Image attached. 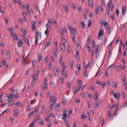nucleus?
I'll return each instance as SVG.
<instances>
[{"label": "nucleus", "mask_w": 127, "mask_h": 127, "mask_svg": "<svg viewBox=\"0 0 127 127\" xmlns=\"http://www.w3.org/2000/svg\"><path fill=\"white\" fill-rule=\"evenodd\" d=\"M113 114H111L110 115H108L109 117L110 118V120H112L113 119Z\"/></svg>", "instance_id": "obj_59"}, {"label": "nucleus", "mask_w": 127, "mask_h": 127, "mask_svg": "<svg viewBox=\"0 0 127 127\" xmlns=\"http://www.w3.org/2000/svg\"><path fill=\"white\" fill-rule=\"evenodd\" d=\"M50 102L51 103L49 107V110L52 111L53 109V106L57 102V98L54 96H51L50 100Z\"/></svg>", "instance_id": "obj_1"}, {"label": "nucleus", "mask_w": 127, "mask_h": 127, "mask_svg": "<svg viewBox=\"0 0 127 127\" xmlns=\"http://www.w3.org/2000/svg\"><path fill=\"white\" fill-rule=\"evenodd\" d=\"M122 66L121 65H119L117 66L116 68V70L118 71H119L120 70Z\"/></svg>", "instance_id": "obj_48"}, {"label": "nucleus", "mask_w": 127, "mask_h": 127, "mask_svg": "<svg viewBox=\"0 0 127 127\" xmlns=\"http://www.w3.org/2000/svg\"><path fill=\"white\" fill-rule=\"evenodd\" d=\"M76 67L78 71H80L81 70V66L80 64H77L76 65Z\"/></svg>", "instance_id": "obj_28"}, {"label": "nucleus", "mask_w": 127, "mask_h": 127, "mask_svg": "<svg viewBox=\"0 0 127 127\" xmlns=\"http://www.w3.org/2000/svg\"><path fill=\"white\" fill-rule=\"evenodd\" d=\"M126 27V25L125 24H123L122 25L120 28V29L122 31Z\"/></svg>", "instance_id": "obj_46"}, {"label": "nucleus", "mask_w": 127, "mask_h": 127, "mask_svg": "<svg viewBox=\"0 0 127 127\" xmlns=\"http://www.w3.org/2000/svg\"><path fill=\"white\" fill-rule=\"evenodd\" d=\"M35 36L37 38H40V39L41 38V32L38 31L37 30L35 34Z\"/></svg>", "instance_id": "obj_7"}, {"label": "nucleus", "mask_w": 127, "mask_h": 127, "mask_svg": "<svg viewBox=\"0 0 127 127\" xmlns=\"http://www.w3.org/2000/svg\"><path fill=\"white\" fill-rule=\"evenodd\" d=\"M51 45V43L49 42H46L45 45H44L45 46V49L47 47H48L50 46Z\"/></svg>", "instance_id": "obj_25"}, {"label": "nucleus", "mask_w": 127, "mask_h": 127, "mask_svg": "<svg viewBox=\"0 0 127 127\" xmlns=\"http://www.w3.org/2000/svg\"><path fill=\"white\" fill-rule=\"evenodd\" d=\"M53 23L54 24H55V27H56L57 25V22L54 19H53Z\"/></svg>", "instance_id": "obj_57"}, {"label": "nucleus", "mask_w": 127, "mask_h": 127, "mask_svg": "<svg viewBox=\"0 0 127 127\" xmlns=\"http://www.w3.org/2000/svg\"><path fill=\"white\" fill-rule=\"evenodd\" d=\"M76 36V35H73V38H72V40L73 41V42L74 43L75 42V41Z\"/></svg>", "instance_id": "obj_64"}, {"label": "nucleus", "mask_w": 127, "mask_h": 127, "mask_svg": "<svg viewBox=\"0 0 127 127\" xmlns=\"http://www.w3.org/2000/svg\"><path fill=\"white\" fill-rule=\"evenodd\" d=\"M10 36L12 37H14L15 36H17V35L14 33L13 32L11 33L10 34Z\"/></svg>", "instance_id": "obj_41"}, {"label": "nucleus", "mask_w": 127, "mask_h": 127, "mask_svg": "<svg viewBox=\"0 0 127 127\" xmlns=\"http://www.w3.org/2000/svg\"><path fill=\"white\" fill-rule=\"evenodd\" d=\"M68 25H70L69 24H68ZM68 28L73 34V35H76V31L75 29H73L72 27H70V26L68 27Z\"/></svg>", "instance_id": "obj_5"}, {"label": "nucleus", "mask_w": 127, "mask_h": 127, "mask_svg": "<svg viewBox=\"0 0 127 127\" xmlns=\"http://www.w3.org/2000/svg\"><path fill=\"white\" fill-rule=\"evenodd\" d=\"M100 9V7H98L97 8H95V13L96 15L98 13V10Z\"/></svg>", "instance_id": "obj_44"}, {"label": "nucleus", "mask_w": 127, "mask_h": 127, "mask_svg": "<svg viewBox=\"0 0 127 127\" xmlns=\"http://www.w3.org/2000/svg\"><path fill=\"white\" fill-rule=\"evenodd\" d=\"M93 1L92 0H88V4L92 8L93 7Z\"/></svg>", "instance_id": "obj_15"}, {"label": "nucleus", "mask_w": 127, "mask_h": 127, "mask_svg": "<svg viewBox=\"0 0 127 127\" xmlns=\"http://www.w3.org/2000/svg\"><path fill=\"white\" fill-rule=\"evenodd\" d=\"M39 38H37L35 39V45H37V43L38 42V39Z\"/></svg>", "instance_id": "obj_60"}, {"label": "nucleus", "mask_w": 127, "mask_h": 127, "mask_svg": "<svg viewBox=\"0 0 127 127\" xmlns=\"http://www.w3.org/2000/svg\"><path fill=\"white\" fill-rule=\"evenodd\" d=\"M32 76V78L33 80L36 81L37 80V77L36 78V77H35L34 75H33Z\"/></svg>", "instance_id": "obj_61"}, {"label": "nucleus", "mask_w": 127, "mask_h": 127, "mask_svg": "<svg viewBox=\"0 0 127 127\" xmlns=\"http://www.w3.org/2000/svg\"><path fill=\"white\" fill-rule=\"evenodd\" d=\"M82 81L81 80H79L78 81V85L79 87L80 88V89L82 87Z\"/></svg>", "instance_id": "obj_19"}, {"label": "nucleus", "mask_w": 127, "mask_h": 127, "mask_svg": "<svg viewBox=\"0 0 127 127\" xmlns=\"http://www.w3.org/2000/svg\"><path fill=\"white\" fill-rule=\"evenodd\" d=\"M82 27L83 29L85 28V25L84 22H82L81 23Z\"/></svg>", "instance_id": "obj_43"}, {"label": "nucleus", "mask_w": 127, "mask_h": 127, "mask_svg": "<svg viewBox=\"0 0 127 127\" xmlns=\"http://www.w3.org/2000/svg\"><path fill=\"white\" fill-rule=\"evenodd\" d=\"M67 52L68 53H70L71 51V47L69 45L67 46Z\"/></svg>", "instance_id": "obj_23"}, {"label": "nucleus", "mask_w": 127, "mask_h": 127, "mask_svg": "<svg viewBox=\"0 0 127 127\" xmlns=\"http://www.w3.org/2000/svg\"><path fill=\"white\" fill-rule=\"evenodd\" d=\"M14 95L12 94L10 95L9 96L8 98V101L9 102H10L13 98Z\"/></svg>", "instance_id": "obj_17"}, {"label": "nucleus", "mask_w": 127, "mask_h": 127, "mask_svg": "<svg viewBox=\"0 0 127 127\" xmlns=\"http://www.w3.org/2000/svg\"><path fill=\"white\" fill-rule=\"evenodd\" d=\"M32 23V29L33 30L35 31L36 27V22L35 21H33Z\"/></svg>", "instance_id": "obj_8"}, {"label": "nucleus", "mask_w": 127, "mask_h": 127, "mask_svg": "<svg viewBox=\"0 0 127 127\" xmlns=\"http://www.w3.org/2000/svg\"><path fill=\"white\" fill-rule=\"evenodd\" d=\"M117 84L115 81H113L112 82V85L113 87H114L115 88H117Z\"/></svg>", "instance_id": "obj_22"}, {"label": "nucleus", "mask_w": 127, "mask_h": 127, "mask_svg": "<svg viewBox=\"0 0 127 127\" xmlns=\"http://www.w3.org/2000/svg\"><path fill=\"white\" fill-rule=\"evenodd\" d=\"M54 49H55V50L54 51V52L53 54V55L55 57H57V54L58 52L57 48V47H54Z\"/></svg>", "instance_id": "obj_12"}, {"label": "nucleus", "mask_w": 127, "mask_h": 127, "mask_svg": "<svg viewBox=\"0 0 127 127\" xmlns=\"http://www.w3.org/2000/svg\"><path fill=\"white\" fill-rule=\"evenodd\" d=\"M14 105H17L16 106L18 107V106H21V103L20 102H19L14 103Z\"/></svg>", "instance_id": "obj_40"}, {"label": "nucleus", "mask_w": 127, "mask_h": 127, "mask_svg": "<svg viewBox=\"0 0 127 127\" xmlns=\"http://www.w3.org/2000/svg\"><path fill=\"white\" fill-rule=\"evenodd\" d=\"M6 53L8 57L9 58H10L11 57V55L10 52L9 51H7Z\"/></svg>", "instance_id": "obj_53"}, {"label": "nucleus", "mask_w": 127, "mask_h": 127, "mask_svg": "<svg viewBox=\"0 0 127 127\" xmlns=\"http://www.w3.org/2000/svg\"><path fill=\"white\" fill-rule=\"evenodd\" d=\"M37 58L39 62L40 61L42 58V56L40 54H38L37 55Z\"/></svg>", "instance_id": "obj_27"}, {"label": "nucleus", "mask_w": 127, "mask_h": 127, "mask_svg": "<svg viewBox=\"0 0 127 127\" xmlns=\"http://www.w3.org/2000/svg\"><path fill=\"white\" fill-rule=\"evenodd\" d=\"M50 59L51 60V61L53 62H55V60L54 58L52 56L50 57Z\"/></svg>", "instance_id": "obj_58"}, {"label": "nucleus", "mask_w": 127, "mask_h": 127, "mask_svg": "<svg viewBox=\"0 0 127 127\" xmlns=\"http://www.w3.org/2000/svg\"><path fill=\"white\" fill-rule=\"evenodd\" d=\"M45 34L46 35H48L49 33L48 29H46L44 32Z\"/></svg>", "instance_id": "obj_47"}, {"label": "nucleus", "mask_w": 127, "mask_h": 127, "mask_svg": "<svg viewBox=\"0 0 127 127\" xmlns=\"http://www.w3.org/2000/svg\"><path fill=\"white\" fill-rule=\"evenodd\" d=\"M46 95L47 98H49L51 97V95L50 93L49 92H48L47 93Z\"/></svg>", "instance_id": "obj_56"}, {"label": "nucleus", "mask_w": 127, "mask_h": 127, "mask_svg": "<svg viewBox=\"0 0 127 127\" xmlns=\"http://www.w3.org/2000/svg\"><path fill=\"white\" fill-rule=\"evenodd\" d=\"M40 118V115H39L38 116L37 118L35 119L34 121L35 122V121H37L39 120Z\"/></svg>", "instance_id": "obj_50"}, {"label": "nucleus", "mask_w": 127, "mask_h": 127, "mask_svg": "<svg viewBox=\"0 0 127 127\" xmlns=\"http://www.w3.org/2000/svg\"><path fill=\"white\" fill-rule=\"evenodd\" d=\"M92 45L93 47H96L97 46H98L96 45L95 42L94 40L92 41Z\"/></svg>", "instance_id": "obj_36"}, {"label": "nucleus", "mask_w": 127, "mask_h": 127, "mask_svg": "<svg viewBox=\"0 0 127 127\" xmlns=\"http://www.w3.org/2000/svg\"><path fill=\"white\" fill-rule=\"evenodd\" d=\"M45 107L43 106H42L41 109V113H42L44 112L45 111Z\"/></svg>", "instance_id": "obj_31"}, {"label": "nucleus", "mask_w": 127, "mask_h": 127, "mask_svg": "<svg viewBox=\"0 0 127 127\" xmlns=\"http://www.w3.org/2000/svg\"><path fill=\"white\" fill-rule=\"evenodd\" d=\"M34 72V73L36 77H37L38 75L39 74V71L37 70H35Z\"/></svg>", "instance_id": "obj_42"}, {"label": "nucleus", "mask_w": 127, "mask_h": 127, "mask_svg": "<svg viewBox=\"0 0 127 127\" xmlns=\"http://www.w3.org/2000/svg\"><path fill=\"white\" fill-rule=\"evenodd\" d=\"M37 61L36 60H33L32 62V63L33 65V66H34L36 64H37Z\"/></svg>", "instance_id": "obj_54"}, {"label": "nucleus", "mask_w": 127, "mask_h": 127, "mask_svg": "<svg viewBox=\"0 0 127 127\" xmlns=\"http://www.w3.org/2000/svg\"><path fill=\"white\" fill-rule=\"evenodd\" d=\"M81 89L79 88L78 86H76L75 88H74L73 89V93L74 94H76L77 92L80 90Z\"/></svg>", "instance_id": "obj_9"}, {"label": "nucleus", "mask_w": 127, "mask_h": 127, "mask_svg": "<svg viewBox=\"0 0 127 127\" xmlns=\"http://www.w3.org/2000/svg\"><path fill=\"white\" fill-rule=\"evenodd\" d=\"M95 52L96 54H97L99 53V51L98 49V46H97L96 47V49H95ZM97 56V55H96V57Z\"/></svg>", "instance_id": "obj_32"}, {"label": "nucleus", "mask_w": 127, "mask_h": 127, "mask_svg": "<svg viewBox=\"0 0 127 127\" xmlns=\"http://www.w3.org/2000/svg\"><path fill=\"white\" fill-rule=\"evenodd\" d=\"M20 112L19 110L17 109L15 110L14 112L13 113V115L15 116V117H17V114L19 113Z\"/></svg>", "instance_id": "obj_13"}, {"label": "nucleus", "mask_w": 127, "mask_h": 127, "mask_svg": "<svg viewBox=\"0 0 127 127\" xmlns=\"http://www.w3.org/2000/svg\"><path fill=\"white\" fill-rule=\"evenodd\" d=\"M81 116L82 118L84 120L87 117V116L86 115H84L83 114H81Z\"/></svg>", "instance_id": "obj_34"}, {"label": "nucleus", "mask_w": 127, "mask_h": 127, "mask_svg": "<svg viewBox=\"0 0 127 127\" xmlns=\"http://www.w3.org/2000/svg\"><path fill=\"white\" fill-rule=\"evenodd\" d=\"M63 8L64 10L65 11V12H66L68 9L67 6L66 5H64L63 6Z\"/></svg>", "instance_id": "obj_24"}, {"label": "nucleus", "mask_w": 127, "mask_h": 127, "mask_svg": "<svg viewBox=\"0 0 127 127\" xmlns=\"http://www.w3.org/2000/svg\"><path fill=\"white\" fill-rule=\"evenodd\" d=\"M66 41H65L64 43H63V45L61 46V49L62 52H64L65 50V43Z\"/></svg>", "instance_id": "obj_18"}, {"label": "nucleus", "mask_w": 127, "mask_h": 127, "mask_svg": "<svg viewBox=\"0 0 127 127\" xmlns=\"http://www.w3.org/2000/svg\"><path fill=\"white\" fill-rule=\"evenodd\" d=\"M11 91H12V94L13 95H14L18 94V92L17 90H14L12 88H11Z\"/></svg>", "instance_id": "obj_14"}, {"label": "nucleus", "mask_w": 127, "mask_h": 127, "mask_svg": "<svg viewBox=\"0 0 127 127\" xmlns=\"http://www.w3.org/2000/svg\"><path fill=\"white\" fill-rule=\"evenodd\" d=\"M34 8L35 10L36 11H38L39 12V14L40 13V10L37 7V5H36L35 6H34Z\"/></svg>", "instance_id": "obj_29"}, {"label": "nucleus", "mask_w": 127, "mask_h": 127, "mask_svg": "<svg viewBox=\"0 0 127 127\" xmlns=\"http://www.w3.org/2000/svg\"><path fill=\"white\" fill-rule=\"evenodd\" d=\"M48 87V86L46 85H44V86H42V88L43 90H44L47 88Z\"/></svg>", "instance_id": "obj_51"}, {"label": "nucleus", "mask_w": 127, "mask_h": 127, "mask_svg": "<svg viewBox=\"0 0 127 127\" xmlns=\"http://www.w3.org/2000/svg\"><path fill=\"white\" fill-rule=\"evenodd\" d=\"M46 121L48 122H50V120L49 118V117H47L45 118Z\"/></svg>", "instance_id": "obj_63"}, {"label": "nucleus", "mask_w": 127, "mask_h": 127, "mask_svg": "<svg viewBox=\"0 0 127 127\" xmlns=\"http://www.w3.org/2000/svg\"><path fill=\"white\" fill-rule=\"evenodd\" d=\"M48 21L47 22V23L48 24H49V23L51 24H52V21L51 19H48Z\"/></svg>", "instance_id": "obj_55"}, {"label": "nucleus", "mask_w": 127, "mask_h": 127, "mask_svg": "<svg viewBox=\"0 0 127 127\" xmlns=\"http://www.w3.org/2000/svg\"><path fill=\"white\" fill-rule=\"evenodd\" d=\"M118 105V103H115L114 104H112L110 108L111 110L113 107L115 108V111L114 112V115H116L117 114V111L119 108Z\"/></svg>", "instance_id": "obj_3"}, {"label": "nucleus", "mask_w": 127, "mask_h": 127, "mask_svg": "<svg viewBox=\"0 0 127 127\" xmlns=\"http://www.w3.org/2000/svg\"><path fill=\"white\" fill-rule=\"evenodd\" d=\"M104 34V31L103 29L102 28L101 29L99 30L98 36V38L99 39L101 40L102 39V38H100V37L102 36Z\"/></svg>", "instance_id": "obj_4"}, {"label": "nucleus", "mask_w": 127, "mask_h": 127, "mask_svg": "<svg viewBox=\"0 0 127 127\" xmlns=\"http://www.w3.org/2000/svg\"><path fill=\"white\" fill-rule=\"evenodd\" d=\"M48 81L47 79L46 78H45V81L44 82V85L48 86Z\"/></svg>", "instance_id": "obj_38"}, {"label": "nucleus", "mask_w": 127, "mask_h": 127, "mask_svg": "<svg viewBox=\"0 0 127 127\" xmlns=\"http://www.w3.org/2000/svg\"><path fill=\"white\" fill-rule=\"evenodd\" d=\"M112 0H110L108 3L107 5V7L108 8V12H107V13L108 14V15L109 17H110L113 20H114V15L113 14H109L110 11L109 9L110 7V6L112 5Z\"/></svg>", "instance_id": "obj_2"}, {"label": "nucleus", "mask_w": 127, "mask_h": 127, "mask_svg": "<svg viewBox=\"0 0 127 127\" xmlns=\"http://www.w3.org/2000/svg\"><path fill=\"white\" fill-rule=\"evenodd\" d=\"M120 95V93H116L115 94L114 96L115 98L118 99L119 98Z\"/></svg>", "instance_id": "obj_16"}, {"label": "nucleus", "mask_w": 127, "mask_h": 127, "mask_svg": "<svg viewBox=\"0 0 127 127\" xmlns=\"http://www.w3.org/2000/svg\"><path fill=\"white\" fill-rule=\"evenodd\" d=\"M23 44V41L21 40H20L18 42V45L19 46L21 47Z\"/></svg>", "instance_id": "obj_26"}, {"label": "nucleus", "mask_w": 127, "mask_h": 127, "mask_svg": "<svg viewBox=\"0 0 127 127\" xmlns=\"http://www.w3.org/2000/svg\"><path fill=\"white\" fill-rule=\"evenodd\" d=\"M34 112L32 111L31 113H30L29 115L28 116L29 117H31L32 116H33L34 115Z\"/></svg>", "instance_id": "obj_49"}, {"label": "nucleus", "mask_w": 127, "mask_h": 127, "mask_svg": "<svg viewBox=\"0 0 127 127\" xmlns=\"http://www.w3.org/2000/svg\"><path fill=\"white\" fill-rule=\"evenodd\" d=\"M104 25L105 28L107 30L109 33H110L111 32V30L110 28H108V23L106 22H105L104 23Z\"/></svg>", "instance_id": "obj_6"}, {"label": "nucleus", "mask_w": 127, "mask_h": 127, "mask_svg": "<svg viewBox=\"0 0 127 127\" xmlns=\"http://www.w3.org/2000/svg\"><path fill=\"white\" fill-rule=\"evenodd\" d=\"M73 64H74V61H72L71 62L70 64V67L71 68L72 67H73Z\"/></svg>", "instance_id": "obj_62"}, {"label": "nucleus", "mask_w": 127, "mask_h": 127, "mask_svg": "<svg viewBox=\"0 0 127 127\" xmlns=\"http://www.w3.org/2000/svg\"><path fill=\"white\" fill-rule=\"evenodd\" d=\"M92 20H89L88 21V27H90L92 24Z\"/></svg>", "instance_id": "obj_39"}, {"label": "nucleus", "mask_w": 127, "mask_h": 127, "mask_svg": "<svg viewBox=\"0 0 127 127\" xmlns=\"http://www.w3.org/2000/svg\"><path fill=\"white\" fill-rule=\"evenodd\" d=\"M40 107L39 106H36L35 108H34V113L36 112L39 109Z\"/></svg>", "instance_id": "obj_30"}, {"label": "nucleus", "mask_w": 127, "mask_h": 127, "mask_svg": "<svg viewBox=\"0 0 127 127\" xmlns=\"http://www.w3.org/2000/svg\"><path fill=\"white\" fill-rule=\"evenodd\" d=\"M21 31L22 33L24 34V35H26L27 34V32L26 31V30L24 29H22L21 30Z\"/></svg>", "instance_id": "obj_37"}, {"label": "nucleus", "mask_w": 127, "mask_h": 127, "mask_svg": "<svg viewBox=\"0 0 127 127\" xmlns=\"http://www.w3.org/2000/svg\"><path fill=\"white\" fill-rule=\"evenodd\" d=\"M35 123V122H32L29 125V127H34V125Z\"/></svg>", "instance_id": "obj_33"}, {"label": "nucleus", "mask_w": 127, "mask_h": 127, "mask_svg": "<svg viewBox=\"0 0 127 127\" xmlns=\"http://www.w3.org/2000/svg\"><path fill=\"white\" fill-rule=\"evenodd\" d=\"M116 13H117V17H118L119 16L120 11L118 9H116Z\"/></svg>", "instance_id": "obj_52"}, {"label": "nucleus", "mask_w": 127, "mask_h": 127, "mask_svg": "<svg viewBox=\"0 0 127 127\" xmlns=\"http://www.w3.org/2000/svg\"><path fill=\"white\" fill-rule=\"evenodd\" d=\"M67 114H64L63 115V116L62 117L63 119H65V118L67 116Z\"/></svg>", "instance_id": "obj_35"}, {"label": "nucleus", "mask_w": 127, "mask_h": 127, "mask_svg": "<svg viewBox=\"0 0 127 127\" xmlns=\"http://www.w3.org/2000/svg\"><path fill=\"white\" fill-rule=\"evenodd\" d=\"M124 85L125 86L124 89L126 90H127V83L126 82H124L123 83Z\"/></svg>", "instance_id": "obj_45"}, {"label": "nucleus", "mask_w": 127, "mask_h": 127, "mask_svg": "<svg viewBox=\"0 0 127 127\" xmlns=\"http://www.w3.org/2000/svg\"><path fill=\"white\" fill-rule=\"evenodd\" d=\"M126 8L124 6H123L122 8V12L123 15H125L126 13Z\"/></svg>", "instance_id": "obj_21"}, {"label": "nucleus", "mask_w": 127, "mask_h": 127, "mask_svg": "<svg viewBox=\"0 0 127 127\" xmlns=\"http://www.w3.org/2000/svg\"><path fill=\"white\" fill-rule=\"evenodd\" d=\"M54 72L55 74V75L56 76L59 74V71L57 67H54L53 68Z\"/></svg>", "instance_id": "obj_10"}, {"label": "nucleus", "mask_w": 127, "mask_h": 127, "mask_svg": "<svg viewBox=\"0 0 127 127\" xmlns=\"http://www.w3.org/2000/svg\"><path fill=\"white\" fill-rule=\"evenodd\" d=\"M79 51H78L77 50H76V54L75 55L76 58L78 59V60H79Z\"/></svg>", "instance_id": "obj_20"}, {"label": "nucleus", "mask_w": 127, "mask_h": 127, "mask_svg": "<svg viewBox=\"0 0 127 127\" xmlns=\"http://www.w3.org/2000/svg\"><path fill=\"white\" fill-rule=\"evenodd\" d=\"M60 104H57L56 105L55 108V110L57 112H58L60 110Z\"/></svg>", "instance_id": "obj_11"}]
</instances>
